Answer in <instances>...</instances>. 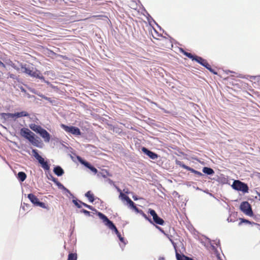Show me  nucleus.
<instances>
[{
	"label": "nucleus",
	"mask_w": 260,
	"mask_h": 260,
	"mask_svg": "<svg viewBox=\"0 0 260 260\" xmlns=\"http://www.w3.org/2000/svg\"><path fill=\"white\" fill-rule=\"evenodd\" d=\"M85 197H87L88 198V199L89 200V201L92 203L94 202V195L91 192V191H88L86 193H85Z\"/></svg>",
	"instance_id": "nucleus-18"
},
{
	"label": "nucleus",
	"mask_w": 260,
	"mask_h": 260,
	"mask_svg": "<svg viewBox=\"0 0 260 260\" xmlns=\"http://www.w3.org/2000/svg\"><path fill=\"white\" fill-rule=\"evenodd\" d=\"M26 178V174L23 172H20L18 173L17 178L21 182L24 181Z\"/></svg>",
	"instance_id": "nucleus-17"
},
{
	"label": "nucleus",
	"mask_w": 260,
	"mask_h": 260,
	"mask_svg": "<svg viewBox=\"0 0 260 260\" xmlns=\"http://www.w3.org/2000/svg\"><path fill=\"white\" fill-rule=\"evenodd\" d=\"M142 150L145 154L147 155L150 158L152 159H157L158 157V155L156 153L150 151L145 147H143L142 148Z\"/></svg>",
	"instance_id": "nucleus-10"
},
{
	"label": "nucleus",
	"mask_w": 260,
	"mask_h": 260,
	"mask_svg": "<svg viewBox=\"0 0 260 260\" xmlns=\"http://www.w3.org/2000/svg\"><path fill=\"white\" fill-rule=\"evenodd\" d=\"M90 18H97L99 19H102L103 18H108L107 16L104 15H93Z\"/></svg>",
	"instance_id": "nucleus-30"
},
{
	"label": "nucleus",
	"mask_w": 260,
	"mask_h": 260,
	"mask_svg": "<svg viewBox=\"0 0 260 260\" xmlns=\"http://www.w3.org/2000/svg\"><path fill=\"white\" fill-rule=\"evenodd\" d=\"M98 215L99 217L103 220L105 225L107 226L110 230L113 231L116 235L120 233L114 223L111 220H110L106 215L101 212H99Z\"/></svg>",
	"instance_id": "nucleus-4"
},
{
	"label": "nucleus",
	"mask_w": 260,
	"mask_h": 260,
	"mask_svg": "<svg viewBox=\"0 0 260 260\" xmlns=\"http://www.w3.org/2000/svg\"><path fill=\"white\" fill-rule=\"evenodd\" d=\"M20 66L21 69L23 70V73H25L31 77L40 79L41 80H44V77L42 75L40 71L37 70L36 69H34L33 68H32V69L27 68L26 67V64H21Z\"/></svg>",
	"instance_id": "nucleus-3"
},
{
	"label": "nucleus",
	"mask_w": 260,
	"mask_h": 260,
	"mask_svg": "<svg viewBox=\"0 0 260 260\" xmlns=\"http://www.w3.org/2000/svg\"><path fill=\"white\" fill-rule=\"evenodd\" d=\"M179 51L180 52L182 53L184 55L191 59L192 60H196L200 64L205 67L211 73H213L215 75L217 74V73L216 71H215L214 70L212 69L211 66L208 63V62L206 59L203 58L197 55H193L191 53L185 51L182 48H179Z\"/></svg>",
	"instance_id": "nucleus-1"
},
{
	"label": "nucleus",
	"mask_w": 260,
	"mask_h": 260,
	"mask_svg": "<svg viewBox=\"0 0 260 260\" xmlns=\"http://www.w3.org/2000/svg\"><path fill=\"white\" fill-rule=\"evenodd\" d=\"M41 165L42 167L46 170H49L50 169V166L48 165L47 161H44Z\"/></svg>",
	"instance_id": "nucleus-26"
},
{
	"label": "nucleus",
	"mask_w": 260,
	"mask_h": 260,
	"mask_svg": "<svg viewBox=\"0 0 260 260\" xmlns=\"http://www.w3.org/2000/svg\"><path fill=\"white\" fill-rule=\"evenodd\" d=\"M52 180L56 183V184L59 187H61L63 189H64L65 190H66L68 192H70V191L67 189L64 186H63V185H62L60 182H59L57 179L55 178L52 177Z\"/></svg>",
	"instance_id": "nucleus-21"
},
{
	"label": "nucleus",
	"mask_w": 260,
	"mask_h": 260,
	"mask_svg": "<svg viewBox=\"0 0 260 260\" xmlns=\"http://www.w3.org/2000/svg\"><path fill=\"white\" fill-rule=\"evenodd\" d=\"M170 241H171V242L172 243V244H173L174 245V247L175 249V251H176V258L177 260H182L181 258V254H180L177 251V249H176V244L175 243L173 242V241L171 239H170Z\"/></svg>",
	"instance_id": "nucleus-24"
},
{
	"label": "nucleus",
	"mask_w": 260,
	"mask_h": 260,
	"mask_svg": "<svg viewBox=\"0 0 260 260\" xmlns=\"http://www.w3.org/2000/svg\"><path fill=\"white\" fill-rule=\"evenodd\" d=\"M32 154L35 157L36 159H37L39 161V162L40 164H42V163L45 161L44 159L38 153L37 150L36 149H32Z\"/></svg>",
	"instance_id": "nucleus-14"
},
{
	"label": "nucleus",
	"mask_w": 260,
	"mask_h": 260,
	"mask_svg": "<svg viewBox=\"0 0 260 260\" xmlns=\"http://www.w3.org/2000/svg\"><path fill=\"white\" fill-rule=\"evenodd\" d=\"M156 228L161 233L165 234L164 231L160 227L156 226Z\"/></svg>",
	"instance_id": "nucleus-39"
},
{
	"label": "nucleus",
	"mask_w": 260,
	"mask_h": 260,
	"mask_svg": "<svg viewBox=\"0 0 260 260\" xmlns=\"http://www.w3.org/2000/svg\"><path fill=\"white\" fill-rule=\"evenodd\" d=\"M240 210L246 215H252V211L250 205L248 202H243L240 206Z\"/></svg>",
	"instance_id": "nucleus-8"
},
{
	"label": "nucleus",
	"mask_w": 260,
	"mask_h": 260,
	"mask_svg": "<svg viewBox=\"0 0 260 260\" xmlns=\"http://www.w3.org/2000/svg\"><path fill=\"white\" fill-rule=\"evenodd\" d=\"M80 162L85 166L86 167L90 169L92 172H93L94 174L97 173L98 170L97 169L91 166L88 162H87L83 159H79Z\"/></svg>",
	"instance_id": "nucleus-13"
},
{
	"label": "nucleus",
	"mask_w": 260,
	"mask_h": 260,
	"mask_svg": "<svg viewBox=\"0 0 260 260\" xmlns=\"http://www.w3.org/2000/svg\"><path fill=\"white\" fill-rule=\"evenodd\" d=\"M117 237H118L119 240L121 242H124V239L123 237H122L120 233H119V234H117Z\"/></svg>",
	"instance_id": "nucleus-36"
},
{
	"label": "nucleus",
	"mask_w": 260,
	"mask_h": 260,
	"mask_svg": "<svg viewBox=\"0 0 260 260\" xmlns=\"http://www.w3.org/2000/svg\"><path fill=\"white\" fill-rule=\"evenodd\" d=\"M39 134L44 139L46 142H49L50 140V135L49 133L45 129L43 128Z\"/></svg>",
	"instance_id": "nucleus-12"
},
{
	"label": "nucleus",
	"mask_w": 260,
	"mask_h": 260,
	"mask_svg": "<svg viewBox=\"0 0 260 260\" xmlns=\"http://www.w3.org/2000/svg\"><path fill=\"white\" fill-rule=\"evenodd\" d=\"M73 202L74 203V204H75V205L78 207V208H81V204L79 203L77 201V200H73Z\"/></svg>",
	"instance_id": "nucleus-32"
},
{
	"label": "nucleus",
	"mask_w": 260,
	"mask_h": 260,
	"mask_svg": "<svg viewBox=\"0 0 260 260\" xmlns=\"http://www.w3.org/2000/svg\"><path fill=\"white\" fill-rule=\"evenodd\" d=\"M77 255L75 253H70L68 255V260H77Z\"/></svg>",
	"instance_id": "nucleus-23"
},
{
	"label": "nucleus",
	"mask_w": 260,
	"mask_h": 260,
	"mask_svg": "<svg viewBox=\"0 0 260 260\" xmlns=\"http://www.w3.org/2000/svg\"><path fill=\"white\" fill-rule=\"evenodd\" d=\"M20 135L27 139L32 145L38 146L39 141L35 137V135L27 128H22L20 132Z\"/></svg>",
	"instance_id": "nucleus-2"
},
{
	"label": "nucleus",
	"mask_w": 260,
	"mask_h": 260,
	"mask_svg": "<svg viewBox=\"0 0 260 260\" xmlns=\"http://www.w3.org/2000/svg\"><path fill=\"white\" fill-rule=\"evenodd\" d=\"M142 216L148 221H149L151 223H153L152 220L149 218L144 213H142Z\"/></svg>",
	"instance_id": "nucleus-33"
},
{
	"label": "nucleus",
	"mask_w": 260,
	"mask_h": 260,
	"mask_svg": "<svg viewBox=\"0 0 260 260\" xmlns=\"http://www.w3.org/2000/svg\"><path fill=\"white\" fill-rule=\"evenodd\" d=\"M9 77H10V78L14 79H15V75L13 74L9 73Z\"/></svg>",
	"instance_id": "nucleus-38"
},
{
	"label": "nucleus",
	"mask_w": 260,
	"mask_h": 260,
	"mask_svg": "<svg viewBox=\"0 0 260 260\" xmlns=\"http://www.w3.org/2000/svg\"><path fill=\"white\" fill-rule=\"evenodd\" d=\"M259 197H260V195H259Z\"/></svg>",
	"instance_id": "nucleus-44"
},
{
	"label": "nucleus",
	"mask_w": 260,
	"mask_h": 260,
	"mask_svg": "<svg viewBox=\"0 0 260 260\" xmlns=\"http://www.w3.org/2000/svg\"><path fill=\"white\" fill-rule=\"evenodd\" d=\"M10 66L13 68H14V69H15L17 71H19V68L17 67V66L13 62H11V64H10Z\"/></svg>",
	"instance_id": "nucleus-34"
},
{
	"label": "nucleus",
	"mask_w": 260,
	"mask_h": 260,
	"mask_svg": "<svg viewBox=\"0 0 260 260\" xmlns=\"http://www.w3.org/2000/svg\"><path fill=\"white\" fill-rule=\"evenodd\" d=\"M148 213H149L153 217V220H152L153 222L152 224H156L160 225L164 224L165 221L164 219L159 217L154 210L149 209L148 210Z\"/></svg>",
	"instance_id": "nucleus-6"
},
{
	"label": "nucleus",
	"mask_w": 260,
	"mask_h": 260,
	"mask_svg": "<svg viewBox=\"0 0 260 260\" xmlns=\"http://www.w3.org/2000/svg\"><path fill=\"white\" fill-rule=\"evenodd\" d=\"M150 31L153 38L157 39V37L159 36V35L157 33V32L153 27L151 28Z\"/></svg>",
	"instance_id": "nucleus-22"
},
{
	"label": "nucleus",
	"mask_w": 260,
	"mask_h": 260,
	"mask_svg": "<svg viewBox=\"0 0 260 260\" xmlns=\"http://www.w3.org/2000/svg\"><path fill=\"white\" fill-rule=\"evenodd\" d=\"M118 190L120 192V196L121 197L122 200H124V196H126L124 193L121 192V190L119 188H118Z\"/></svg>",
	"instance_id": "nucleus-37"
},
{
	"label": "nucleus",
	"mask_w": 260,
	"mask_h": 260,
	"mask_svg": "<svg viewBox=\"0 0 260 260\" xmlns=\"http://www.w3.org/2000/svg\"><path fill=\"white\" fill-rule=\"evenodd\" d=\"M232 187L238 191H242L244 193L248 192V187L247 185L239 180H235L232 185Z\"/></svg>",
	"instance_id": "nucleus-5"
},
{
	"label": "nucleus",
	"mask_w": 260,
	"mask_h": 260,
	"mask_svg": "<svg viewBox=\"0 0 260 260\" xmlns=\"http://www.w3.org/2000/svg\"><path fill=\"white\" fill-rule=\"evenodd\" d=\"M16 113V117L19 118L21 117H27L29 116V114L26 111H22L20 112H17Z\"/></svg>",
	"instance_id": "nucleus-20"
},
{
	"label": "nucleus",
	"mask_w": 260,
	"mask_h": 260,
	"mask_svg": "<svg viewBox=\"0 0 260 260\" xmlns=\"http://www.w3.org/2000/svg\"><path fill=\"white\" fill-rule=\"evenodd\" d=\"M61 127L67 133H71L74 135L79 136L81 132L78 127L73 126H68L63 124H61Z\"/></svg>",
	"instance_id": "nucleus-7"
},
{
	"label": "nucleus",
	"mask_w": 260,
	"mask_h": 260,
	"mask_svg": "<svg viewBox=\"0 0 260 260\" xmlns=\"http://www.w3.org/2000/svg\"><path fill=\"white\" fill-rule=\"evenodd\" d=\"M170 241H171V242L172 243V244H173L174 245V247L175 249V251H176V258L177 260H182L181 258V254H180L177 251V249H176V244L175 243L173 242V241L171 239H170Z\"/></svg>",
	"instance_id": "nucleus-25"
},
{
	"label": "nucleus",
	"mask_w": 260,
	"mask_h": 260,
	"mask_svg": "<svg viewBox=\"0 0 260 260\" xmlns=\"http://www.w3.org/2000/svg\"><path fill=\"white\" fill-rule=\"evenodd\" d=\"M28 198L35 206H39L43 208H47L45 204L44 203L40 202L38 198L34 194H28Z\"/></svg>",
	"instance_id": "nucleus-9"
},
{
	"label": "nucleus",
	"mask_w": 260,
	"mask_h": 260,
	"mask_svg": "<svg viewBox=\"0 0 260 260\" xmlns=\"http://www.w3.org/2000/svg\"><path fill=\"white\" fill-rule=\"evenodd\" d=\"M0 66L2 67L3 68L6 67L5 64L1 60H0Z\"/></svg>",
	"instance_id": "nucleus-42"
},
{
	"label": "nucleus",
	"mask_w": 260,
	"mask_h": 260,
	"mask_svg": "<svg viewBox=\"0 0 260 260\" xmlns=\"http://www.w3.org/2000/svg\"><path fill=\"white\" fill-rule=\"evenodd\" d=\"M30 128L35 132L37 133H40L41 131L43 129V128L40 126L36 125L35 124H32L30 125Z\"/></svg>",
	"instance_id": "nucleus-16"
},
{
	"label": "nucleus",
	"mask_w": 260,
	"mask_h": 260,
	"mask_svg": "<svg viewBox=\"0 0 260 260\" xmlns=\"http://www.w3.org/2000/svg\"><path fill=\"white\" fill-rule=\"evenodd\" d=\"M181 258L182 260H193L192 258L187 257L183 254L181 255Z\"/></svg>",
	"instance_id": "nucleus-31"
},
{
	"label": "nucleus",
	"mask_w": 260,
	"mask_h": 260,
	"mask_svg": "<svg viewBox=\"0 0 260 260\" xmlns=\"http://www.w3.org/2000/svg\"><path fill=\"white\" fill-rule=\"evenodd\" d=\"M4 115L6 118H14L16 117V113H4Z\"/></svg>",
	"instance_id": "nucleus-29"
},
{
	"label": "nucleus",
	"mask_w": 260,
	"mask_h": 260,
	"mask_svg": "<svg viewBox=\"0 0 260 260\" xmlns=\"http://www.w3.org/2000/svg\"><path fill=\"white\" fill-rule=\"evenodd\" d=\"M179 165L181 168L185 169L188 171H189L191 172L198 175L199 176H201L202 175V173H201L200 172H199L198 171L194 170L193 169L185 165V164H183L182 162H180Z\"/></svg>",
	"instance_id": "nucleus-11"
},
{
	"label": "nucleus",
	"mask_w": 260,
	"mask_h": 260,
	"mask_svg": "<svg viewBox=\"0 0 260 260\" xmlns=\"http://www.w3.org/2000/svg\"><path fill=\"white\" fill-rule=\"evenodd\" d=\"M129 199H130L128 196H124V200L126 201L127 202V201H128Z\"/></svg>",
	"instance_id": "nucleus-40"
},
{
	"label": "nucleus",
	"mask_w": 260,
	"mask_h": 260,
	"mask_svg": "<svg viewBox=\"0 0 260 260\" xmlns=\"http://www.w3.org/2000/svg\"><path fill=\"white\" fill-rule=\"evenodd\" d=\"M54 173L58 176H60L63 175L64 171L63 169L59 166H57L54 168Z\"/></svg>",
	"instance_id": "nucleus-15"
},
{
	"label": "nucleus",
	"mask_w": 260,
	"mask_h": 260,
	"mask_svg": "<svg viewBox=\"0 0 260 260\" xmlns=\"http://www.w3.org/2000/svg\"><path fill=\"white\" fill-rule=\"evenodd\" d=\"M240 220H241V221L239 223V225L241 224L242 223H249V224H253L254 225H257V223H255L254 222L251 223L250 221H249L247 219H245L241 218Z\"/></svg>",
	"instance_id": "nucleus-27"
},
{
	"label": "nucleus",
	"mask_w": 260,
	"mask_h": 260,
	"mask_svg": "<svg viewBox=\"0 0 260 260\" xmlns=\"http://www.w3.org/2000/svg\"><path fill=\"white\" fill-rule=\"evenodd\" d=\"M79 202L80 204H81L82 205H83L84 207H86V208H87V205H88L87 204L84 203H83V202H82L81 201H79Z\"/></svg>",
	"instance_id": "nucleus-41"
},
{
	"label": "nucleus",
	"mask_w": 260,
	"mask_h": 260,
	"mask_svg": "<svg viewBox=\"0 0 260 260\" xmlns=\"http://www.w3.org/2000/svg\"><path fill=\"white\" fill-rule=\"evenodd\" d=\"M203 173L207 174V175H212L214 173V170L208 167H204L203 169Z\"/></svg>",
	"instance_id": "nucleus-19"
},
{
	"label": "nucleus",
	"mask_w": 260,
	"mask_h": 260,
	"mask_svg": "<svg viewBox=\"0 0 260 260\" xmlns=\"http://www.w3.org/2000/svg\"><path fill=\"white\" fill-rule=\"evenodd\" d=\"M127 203L129 205V206L133 208V209L135 210L138 209L136 206H135L134 203L132 201L131 199H129Z\"/></svg>",
	"instance_id": "nucleus-28"
},
{
	"label": "nucleus",
	"mask_w": 260,
	"mask_h": 260,
	"mask_svg": "<svg viewBox=\"0 0 260 260\" xmlns=\"http://www.w3.org/2000/svg\"><path fill=\"white\" fill-rule=\"evenodd\" d=\"M87 208H88L90 210H92L93 209V207L91 206H90V205H88L87 206Z\"/></svg>",
	"instance_id": "nucleus-43"
},
{
	"label": "nucleus",
	"mask_w": 260,
	"mask_h": 260,
	"mask_svg": "<svg viewBox=\"0 0 260 260\" xmlns=\"http://www.w3.org/2000/svg\"><path fill=\"white\" fill-rule=\"evenodd\" d=\"M81 212L83 213L84 214H85L87 216H89L90 214V213L89 211L85 210V209H82L81 210Z\"/></svg>",
	"instance_id": "nucleus-35"
}]
</instances>
